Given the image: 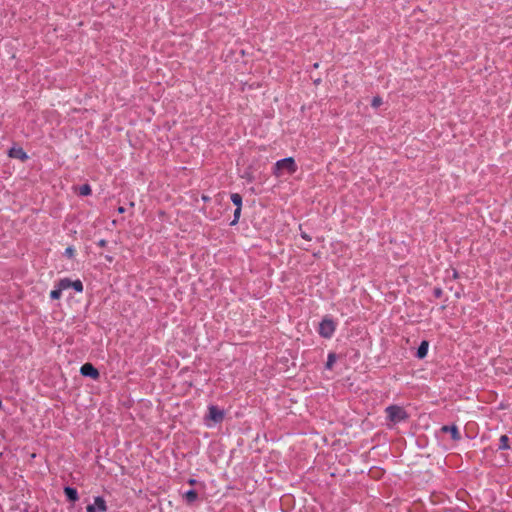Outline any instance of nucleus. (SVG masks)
Segmentation results:
<instances>
[{"instance_id":"obj_1","label":"nucleus","mask_w":512,"mask_h":512,"mask_svg":"<svg viewBox=\"0 0 512 512\" xmlns=\"http://www.w3.org/2000/svg\"><path fill=\"white\" fill-rule=\"evenodd\" d=\"M297 171V165L293 157H287L277 161L273 168V175L277 178L284 174L292 175Z\"/></svg>"},{"instance_id":"obj_2","label":"nucleus","mask_w":512,"mask_h":512,"mask_svg":"<svg viewBox=\"0 0 512 512\" xmlns=\"http://www.w3.org/2000/svg\"><path fill=\"white\" fill-rule=\"evenodd\" d=\"M224 417V410L211 405L208 407V414L205 416L204 421L207 427H212L214 424L222 422Z\"/></svg>"},{"instance_id":"obj_3","label":"nucleus","mask_w":512,"mask_h":512,"mask_svg":"<svg viewBox=\"0 0 512 512\" xmlns=\"http://www.w3.org/2000/svg\"><path fill=\"white\" fill-rule=\"evenodd\" d=\"M388 419L392 423H399L407 419L408 415L406 411L397 405H391L386 408Z\"/></svg>"},{"instance_id":"obj_4","label":"nucleus","mask_w":512,"mask_h":512,"mask_svg":"<svg viewBox=\"0 0 512 512\" xmlns=\"http://www.w3.org/2000/svg\"><path fill=\"white\" fill-rule=\"evenodd\" d=\"M335 323L332 319L325 317L319 325V334L324 338H330L335 332Z\"/></svg>"},{"instance_id":"obj_5","label":"nucleus","mask_w":512,"mask_h":512,"mask_svg":"<svg viewBox=\"0 0 512 512\" xmlns=\"http://www.w3.org/2000/svg\"><path fill=\"white\" fill-rule=\"evenodd\" d=\"M57 285L62 290H66L68 288H73L77 292H82L83 291V284H82V282L80 280L72 281V280H70L68 278H63V279H61L58 282Z\"/></svg>"},{"instance_id":"obj_6","label":"nucleus","mask_w":512,"mask_h":512,"mask_svg":"<svg viewBox=\"0 0 512 512\" xmlns=\"http://www.w3.org/2000/svg\"><path fill=\"white\" fill-rule=\"evenodd\" d=\"M107 510L106 501L98 496L94 499V503L87 506V512H105Z\"/></svg>"},{"instance_id":"obj_7","label":"nucleus","mask_w":512,"mask_h":512,"mask_svg":"<svg viewBox=\"0 0 512 512\" xmlns=\"http://www.w3.org/2000/svg\"><path fill=\"white\" fill-rule=\"evenodd\" d=\"M80 372L83 376L90 377L95 380L99 378V371L90 363L82 365Z\"/></svg>"},{"instance_id":"obj_8","label":"nucleus","mask_w":512,"mask_h":512,"mask_svg":"<svg viewBox=\"0 0 512 512\" xmlns=\"http://www.w3.org/2000/svg\"><path fill=\"white\" fill-rule=\"evenodd\" d=\"M441 431L443 432H449V435H451V438L454 440V441H458L460 440V433L458 431V428L455 426V425H452V426H443L441 428Z\"/></svg>"},{"instance_id":"obj_9","label":"nucleus","mask_w":512,"mask_h":512,"mask_svg":"<svg viewBox=\"0 0 512 512\" xmlns=\"http://www.w3.org/2000/svg\"><path fill=\"white\" fill-rule=\"evenodd\" d=\"M9 156L11 158H18L23 161L28 158L27 154L23 151L22 148H15V147H13L9 150Z\"/></svg>"},{"instance_id":"obj_10","label":"nucleus","mask_w":512,"mask_h":512,"mask_svg":"<svg viewBox=\"0 0 512 512\" xmlns=\"http://www.w3.org/2000/svg\"><path fill=\"white\" fill-rule=\"evenodd\" d=\"M429 343L428 341H422L417 350V357L423 359L428 353Z\"/></svg>"},{"instance_id":"obj_11","label":"nucleus","mask_w":512,"mask_h":512,"mask_svg":"<svg viewBox=\"0 0 512 512\" xmlns=\"http://www.w3.org/2000/svg\"><path fill=\"white\" fill-rule=\"evenodd\" d=\"M64 492L70 501L75 502L78 500V493L76 489L72 487H65Z\"/></svg>"},{"instance_id":"obj_12","label":"nucleus","mask_w":512,"mask_h":512,"mask_svg":"<svg viewBox=\"0 0 512 512\" xmlns=\"http://www.w3.org/2000/svg\"><path fill=\"white\" fill-rule=\"evenodd\" d=\"M183 497L186 499V501H187L188 503H193V502L197 499L198 495H197L196 491H194V490H189V491H187V492L184 494V496H183Z\"/></svg>"},{"instance_id":"obj_13","label":"nucleus","mask_w":512,"mask_h":512,"mask_svg":"<svg viewBox=\"0 0 512 512\" xmlns=\"http://www.w3.org/2000/svg\"><path fill=\"white\" fill-rule=\"evenodd\" d=\"M231 201L233 202L234 205H236V207L242 206V197L238 193H233L231 195Z\"/></svg>"},{"instance_id":"obj_14","label":"nucleus","mask_w":512,"mask_h":512,"mask_svg":"<svg viewBox=\"0 0 512 512\" xmlns=\"http://www.w3.org/2000/svg\"><path fill=\"white\" fill-rule=\"evenodd\" d=\"M509 439L506 435H502L500 437V445H499V449H502V450H505V449H509Z\"/></svg>"},{"instance_id":"obj_15","label":"nucleus","mask_w":512,"mask_h":512,"mask_svg":"<svg viewBox=\"0 0 512 512\" xmlns=\"http://www.w3.org/2000/svg\"><path fill=\"white\" fill-rule=\"evenodd\" d=\"M62 291L63 290L60 289V287L58 285H56V288L50 292V297L53 300H57L61 297Z\"/></svg>"},{"instance_id":"obj_16","label":"nucleus","mask_w":512,"mask_h":512,"mask_svg":"<svg viewBox=\"0 0 512 512\" xmlns=\"http://www.w3.org/2000/svg\"><path fill=\"white\" fill-rule=\"evenodd\" d=\"M79 194L82 196H88L91 194V187L88 184H84L79 187Z\"/></svg>"},{"instance_id":"obj_17","label":"nucleus","mask_w":512,"mask_h":512,"mask_svg":"<svg viewBox=\"0 0 512 512\" xmlns=\"http://www.w3.org/2000/svg\"><path fill=\"white\" fill-rule=\"evenodd\" d=\"M335 361H336V356H335V354H334V353H330V354L328 355V359H327V362H326V368H327V369H331V368H332V366L334 365Z\"/></svg>"},{"instance_id":"obj_18","label":"nucleus","mask_w":512,"mask_h":512,"mask_svg":"<svg viewBox=\"0 0 512 512\" xmlns=\"http://www.w3.org/2000/svg\"><path fill=\"white\" fill-rule=\"evenodd\" d=\"M240 214H241V207H236V209L234 211V220L231 222V225H235L238 222Z\"/></svg>"},{"instance_id":"obj_19","label":"nucleus","mask_w":512,"mask_h":512,"mask_svg":"<svg viewBox=\"0 0 512 512\" xmlns=\"http://www.w3.org/2000/svg\"><path fill=\"white\" fill-rule=\"evenodd\" d=\"M381 104H382V99L380 97H374L372 100V103H371V105L374 108H378Z\"/></svg>"},{"instance_id":"obj_20","label":"nucleus","mask_w":512,"mask_h":512,"mask_svg":"<svg viewBox=\"0 0 512 512\" xmlns=\"http://www.w3.org/2000/svg\"><path fill=\"white\" fill-rule=\"evenodd\" d=\"M65 254L69 258H72L74 256V249L72 247H67L66 250H65Z\"/></svg>"},{"instance_id":"obj_21","label":"nucleus","mask_w":512,"mask_h":512,"mask_svg":"<svg viewBox=\"0 0 512 512\" xmlns=\"http://www.w3.org/2000/svg\"><path fill=\"white\" fill-rule=\"evenodd\" d=\"M301 237H302L303 239L307 240V241H310V240H311L310 236H309L307 233H305V232H302V233H301Z\"/></svg>"},{"instance_id":"obj_22","label":"nucleus","mask_w":512,"mask_h":512,"mask_svg":"<svg viewBox=\"0 0 512 512\" xmlns=\"http://www.w3.org/2000/svg\"><path fill=\"white\" fill-rule=\"evenodd\" d=\"M106 244H107V242H106V240H104V239H102V240H100V241L98 242V245H99L100 247H105V246H106Z\"/></svg>"},{"instance_id":"obj_23","label":"nucleus","mask_w":512,"mask_h":512,"mask_svg":"<svg viewBox=\"0 0 512 512\" xmlns=\"http://www.w3.org/2000/svg\"><path fill=\"white\" fill-rule=\"evenodd\" d=\"M188 482H189L190 485L196 484V480L195 479H190Z\"/></svg>"},{"instance_id":"obj_24","label":"nucleus","mask_w":512,"mask_h":512,"mask_svg":"<svg viewBox=\"0 0 512 512\" xmlns=\"http://www.w3.org/2000/svg\"><path fill=\"white\" fill-rule=\"evenodd\" d=\"M124 211H125L124 207H119V208H118V212H119V213H124Z\"/></svg>"},{"instance_id":"obj_25","label":"nucleus","mask_w":512,"mask_h":512,"mask_svg":"<svg viewBox=\"0 0 512 512\" xmlns=\"http://www.w3.org/2000/svg\"><path fill=\"white\" fill-rule=\"evenodd\" d=\"M457 276H458L457 272H456V271H454V273H453V277H454V278H457Z\"/></svg>"}]
</instances>
